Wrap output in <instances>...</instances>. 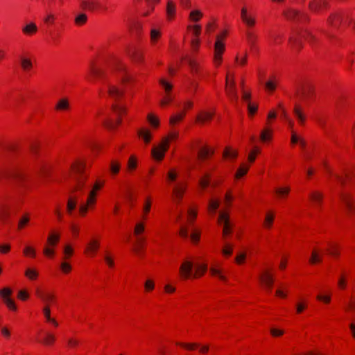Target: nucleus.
Returning <instances> with one entry per match:
<instances>
[{
    "instance_id": "nucleus-1",
    "label": "nucleus",
    "mask_w": 355,
    "mask_h": 355,
    "mask_svg": "<svg viewBox=\"0 0 355 355\" xmlns=\"http://www.w3.org/2000/svg\"><path fill=\"white\" fill-rule=\"evenodd\" d=\"M71 179L74 182L73 191L82 190L85 187L87 176L85 174V164L80 162H76L71 166Z\"/></svg>"
},
{
    "instance_id": "nucleus-2",
    "label": "nucleus",
    "mask_w": 355,
    "mask_h": 355,
    "mask_svg": "<svg viewBox=\"0 0 355 355\" xmlns=\"http://www.w3.org/2000/svg\"><path fill=\"white\" fill-rule=\"evenodd\" d=\"M178 137V132H171L168 134V137H164L161 143L154 146L152 149V155L157 160H162L164 156L166 151L169 146V141L171 139H175Z\"/></svg>"
},
{
    "instance_id": "nucleus-3",
    "label": "nucleus",
    "mask_w": 355,
    "mask_h": 355,
    "mask_svg": "<svg viewBox=\"0 0 355 355\" xmlns=\"http://www.w3.org/2000/svg\"><path fill=\"white\" fill-rule=\"evenodd\" d=\"M0 177L13 178L21 181L25 178L24 174L15 167H2L0 168Z\"/></svg>"
},
{
    "instance_id": "nucleus-4",
    "label": "nucleus",
    "mask_w": 355,
    "mask_h": 355,
    "mask_svg": "<svg viewBox=\"0 0 355 355\" xmlns=\"http://www.w3.org/2000/svg\"><path fill=\"white\" fill-rule=\"evenodd\" d=\"M226 35V32L216 36V40L214 44V62L219 64L222 60V54L225 50L223 40Z\"/></svg>"
},
{
    "instance_id": "nucleus-5",
    "label": "nucleus",
    "mask_w": 355,
    "mask_h": 355,
    "mask_svg": "<svg viewBox=\"0 0 355 355\" xmlns=\"http://www.w3.org/2000/svg\"><path fill=\"white\" fill-rule=\"evenodd\" d=\"M194 264L192 261L186 259L184 260L180 267V273L182 279H187L190 277L196 278V273H194Z\"/></svg>"
},
{
    "instance_id": "nucleus-6",
    "label": "nucleus",
    "mask_w": 355,
    "mask_h": 355,
    "mask_svg": "<svg viewBox=\"0 0 355 355\" xmlns=\"http://www.w3.org/2000/svg\"><path fill=\"white\" fill-rule=\"evenodd\" d=\"M80 6L83 9L87 10L91 12L100 10L106 11L107 8L104 6L101 3L100 0H80Z\"/></svg>"
},
{
    "instance_id": "nucleus-7",
    "label": "nucleus",
    "mask_w": 355,
    "mask_h": 355,
    "mask_svg": "<svg viewBox=\"0 0 355 355\" xmlns=\"http://www.w3.org/2000/svg\"><path fill=\"white\" fill-rule=\"evenodd\" d=\"M12 294V291L8 287L0 289V297L10 310L15 311L17 309V306L14 300L10 297Z\"/></svg>"
},
{
    "instance_id": "nucleus-8",
    "label": "nucleus",
    "mask_w": 355,
    "mask_h": 355,
    "mask_svg": "<svg viewBox=\"0 0 355 355\" xmlns=\"http://www.w3.org/2000/svg\"><path fill=\"white\" fill-rule=\"evenodd\" d=\"M340 198L349 211H355V196L347 193H342L340 195Z\"/></svg>"
},
{
    "instance_id": "nucleus-9",
    "label": "nucleus",
    "mask_w": 355,
    "mask_h": 355,
    "mask_svg": "<svg viewBox=\"0 0 355 355\" xmlns=\"http://www.w3.org/2000/svg\"><path fill=\"white\" fill-rule=\"evenodd\" d=\"M218 223L223 224V236H226L227 234L231 233L232 226L230 225L229 218L227 214L220 212L218 216Z\"/></svg>"
},
{
    "instance_id": "nucleus-10",
    "label": "nucleus",
    "mask_w": 355,
    "mask_h": 355,
    "mask_svg": "<svg viewBox=\"0 0 355 355\" xmlns=\"http://www.w3.org/2000/svg\"><path fill=\"white\" fill-rule=\"evenodd\" d=\"M259 279L266 286V288L268 291H270L275 281L272 275L270 274L268 270H265L259 275Z\"/></svg>"
},
{
    "instance_id": "nucleus-11",
    "label": "nucleus",
    "mask_w": 355,
    "mask_h": 355,
    "mask_svg": "<svg viewBox=\"0 0 355 355\" xmlns=\"http://www.w3.org/2000/svg\"><path fill=\"white\" fill-rule=\"evenodd\" d=\"M284 15L290 20L300 21L306 19V15L305 14L293 9H289L286 11Z\"/></svg>"
},
{
    "instance_id": "nucleus-12",
    "label": "nucleus",
    "mask_w": 355,
    "mask_h": 355,
    "mask_svg": "<svg viewBox=\"0 0 355 355\" xmlns=\"http://www.w3.org/2000/svg\"><path fill=\"white\" fill-rule=\"evenodd\" d=\"M226 92L227 95L234 101L238 100V94L235 88V83L234 80H229L228 77L226 78Z\"/></svg>"
},
{
    "instance_id": "nucleus-13",
    "label": "nucleus",
    "mask_w": 355,
    "mask_h": 355,
    "mask_svg": "<svg viewBox=\"0 0 355 355\" xmlns=\"http://www.w3.org/2000/svg\"><path fill=\"white\" fill-rule=\"evenodd\" d=\"M186 185L184 184H179L175 186L173 190V200L179 204L183 197L184 193L186 190Z\"/></svg>"
},
{
    "instance_id": "nucleus-14",
    "label": "nucleus",
    "mask_w": 355,
    "mask_h": 355,
    "mask_svg": "<svg viewBox=\"0 0 355 355\" xmlns=\"http://www.w3.org/2000/svg\"><path fill=\"white\" fill-rule=\"evenodd\" d=\"M107 89L108 95L115 100L118 99L123 94V91L119 89L118 85L112 83L107 84Z\"/></svg>"
},
{
    "instance_id": "nucleus-15",
    "label": "nucleus",
    "mask_w": 355,
    "mask_h": 355,
    "mask_svg": "<svg viewBox=\"0 0 355 355\" xmlns=\"http://www.w3.org/2000/svg\"><path fill=\"white\" fill-rule=\"evenodd\" d=\"M128 53L132 60V61H134L135 62L141 63L143 62V53L139 49H137L136 48L130 49Z\"/></svg>"
},
{
    "instance_id": "nucleus-16",
    "label": "nucleus",
    "mask_w": 355,
    "mask_h": 355,
    "mask_svg": "<svg viewBox=\"0 0 355 355\" xmlns=\"http://www.w3.org/2000/svg\"><path fill=\"white\" fill-rule=\"evenodd\" d=\"M69 107V101L67 98L59 99L55 105V110L58 111H67Z\"/></svg>"
},
{
    "instance_id": "nucleus-17",
    "label": "nucleus",
    "mask_w": 355,
    "mask_h": 355,
    "mask_svg": "<svg viewBox=\"0 0 355 355\" xmlns=\"http://www.w3.org/2000/svg\"><path fill=\"white\" fill-rule=\"evenodd\" d=\"M241 19L248 26H253L255 24V19L248 15L247 9L245 8H243L241 9Z\"/></svg>"
},
{
    "instance_id": "nucleus-18",
    "label": "nucleus",
    "mask_w": 355,
    "mask_h": 355,
    "mask_svg": "<svg viewBox=\"0 0 355 355\" xmlns=\"http://www.w3.org/2000/svg\"><path fill=\"white\" fill-rule=\"evenodd\" d=\"M9 216V207L3 202H0V220L3 222H6Z\"/></svg>"
},
{
    "instance_id": "nucleus-19",
    "label": "nucleus",
    "mask_w": 355,
    "mask_h": 355,
    "mask_svg": "<svg viewBox=\"0 0 355 355\" xmlns=\"http://www.w3.org/2000/svg\"><path fill=\"white\" fill-rule=\"evenodd\" d=\"M293 113L296 118L297 119V120L299 121L300 123L303 124L305 121L306 116L300 105H295L293 108Z\"/></svg>"
},
{
    "instance_id": "nucleus-20",
    "label": "nucleus",
    "mask_w": 355,
    "mask_h": 355,
    "mask_svg": "<svg viewBox=\"0 0 355 355\" xmlns=\"http://www.w3.org/2000/svg\"><path fill=\"white\" fill-rule=\"evenodd\" d=\"M36 294L44 303L46 304V305H48V304L55 298V296L53 294L42 293L39 290L36 291Z\"/></svg>"
},
{
    "instance_id": "nucleus-21",
    "label": "nucleus",
    "mask_w": 355,
    "mask_h": 355,
    "mask_svg": "<svg viewBox=\"0 0 355 355\" xmlns=\"http://www.w3.org/2000/svg\"><path fill=\"white\" fill-rule=\"evenodd\" d=\"M326 2L324 0H313L310 3L309 7L312 11H319L322 8L324 7Z\"/></svg>"
},
{
    "instance_id": "nucleus-22",
    "label": "nucleus",
    "mask_w": 355,
    "mask_h": 355,
    "mask_svg": "<svg viewBox=\"0 0 355 355\" xmlns=\"http://www.w3.org/2000/svg\"><path fill=\"white\" fill-rule=\"evenodd\" d=\"M323 196L321 193L318 191L312 192L310 194L311 201L316 205L320 206L322 201Z\"/></svg>"
},
{
    "instance_id": "nucleus-23",
    "label": "nucleus",
    "mask_w": 355,
    "mask_h": 355,
    "mask_svg": "<svg viewBox=\"0 0 355 355\" xmlns=\"http://www.w3.org/2000/svg\"><path fill=\"white\" fill-rule=\"evenodd\" d=\"M176 6L172 1H168L166 6V14L168 19H171L175 13Z\"/></svg>"
},
{
    "instance_id": "nucleus-24",
    "label": "nucleus",
    "mask_w": 355,
    "mask_h": 355,
    "mask_svg": "<svg viewBox=\"0 0 355 355\" xmlns=\"http://www.w3.org/2000/svg\"><path fill=\"white\" fill-rule=\"evenodd\" d=\"M43 313L46 321L52 323L55 327L58 325V322L54 318L51 317V310L49 305H46L43 308Z\"/></svg>"
},
{
    "instance_id": "nucleus-25",
    "label": "nucleus",
    "mask_w": 355,
    "mask_h": 355,
    "mask_svg": "<svg viewBox=\"0 0 355 355\" xmlns=\"http://www.w3.org/2000/svg\"><path fill=\"white\" fill-rule=\"evenodd\" d=\"M37 31V27L35 24L31 22L26 25L23 28L22 31L24 34L31 35L36 33Z\"/></svg>"
},
{
    "instance_id": "nucleus-26",
    "label": "nucleus",
    "mask_w": 355,
    "mask_h": 355,
    "mask_svg": "<svg viewBox=\"0 0 355 355\" xmlns=\"http://www.w3.org/2000/svg\"><path fill=\"white\" fill-rule=\"evenodd\" d=\"M248 42L251 47V49L254 51H257V49L256 46L257 37L252 33L248 32L246 33Z\"/></svg>"
},
{
    "instance_id": "nucleus-27",
    "label": "nucleus",
    "mask_w": 355,
    "mask_h": 355,
    "mask_svg": "<svg viewBox=\"0 0 355 355\" xmlns=\"http://www.w3.org/2000/svg\"><path fill=\"white\" fill-rule=\"evenodd\" d=\"M309 261L312 264L320 263L322 261V257L320 254V252L318 250H314L311 253V257Z\"/></svg>"
},
{
    "instance_id": "nucleus-28",
    "label": "nucleus",
    "mask_w": 355,
    "mask_h": 355,
    "mask_svg": "<svg viewBox=\"0 0 355 355\" xmlns=\"http://www.w3.org/2000/svg\"><path fill=\"white\" fill-rule=\"evenodd\" d=\"M60 236L58 234L51 233L47 239V241L49 245L54 247L59 241Z\"/></svg>"
},
{
    "instance_id": "nucleus-29",
    "label": "nucleus",
    "mask_w": 355,
    "mask_h": 355,
    "mask_svg": "<svg viewBox=\"0 0 355 355\" xmlns=\"http://www.w3.org/2000/svg\"><path fill=\"white\" fill-rule=\"evenodd\" d=\"M116 69L118 71H119L120 72L123 73V76L121 77V80L123 83L128 82L130 79V77L126 75L125 67L123 64L117 63L116 64Z\"/></svg>"
},
{
    "instance_id": "nucleus-30",
    "label": "nucleus",
    "mask_w": 355,
    "mask_h": 355,
    "mask_svg": "<svg viewBox=\"0 0 355 355\" xmlns=\"http://www.w3.org/2000/svg\"><path fill=\"white\" fill-rule=\"evenodd\" d=\"M138 135L140 137H141L146 144L150 142V139H151V135L148 130H146L144 129L139 130Z\"/></svg>"
},
{
    "instance_id": "nucleus-31",
    "label": "nucleus",
    "mask_w": 355,
    "mask_h": 355,
    "mask_svg": "<svg viewBox=\"0 0 355 355\" xmlns=\"http://www.w3.org/2000/svg\"><path fill=\"white\" fill-rule=\"evenodd\" d=\"M213 115H214V113L209 112H205L202 113L201 114L198 115L196 117V120H197V121L203 123L207 120H210L212 118Z\"/></svg>"
},
{
    "instance_id": "nucleus-32",
    "label": "nucleus",
    "mask_w": 355,
    "mask_h": 355,
    "mask_svg": "<svg viewBox=\"0 0 355 355\" xmlns=\"http://www.w3.org/2000/svg\"><path fill=\"white\" fill-rule=\"evenodd\" d=\"M76 204H77V199L76 198H69V200L67 201V212L69 214H71L73 210H74V209L76 207Z\"/></svg>"
},
{
    "instance_id": "nucleus-33",
    "label": "nucleus",
    "mask_w": 355,
    "mask_h": 355,
    "mask_svg": "<svg viewBox=\"0 0 355 355\" xmlns=\"http://www.w3.org/2000/svg\"><path fill=\"white\" fill-rule=\"evenodd\" d=\"M290 191V188L288 187H278L275 189V193L279 197L283 198L288 194Z\"/></svg>"
},
{
    "instance_id": "nucleus-34",
    "label": "nucleus",
    "mask_w": 355,
    "mask_h": 355,
    "mask_svg": "<svg viewBox=\"0 0 355 355\" xmlns=\"http://www.w3.org/2000/svg\"><path fill=\"white\" fill-rule=\"evenodd\" d=\"M25 275L31 280L35 279L38 276V272L35 269L27 268L25 271Z\"/></svg>"
},
{
    "instance_id": "nucleus-35",
    "label": "nucleus",
    "mask_w": 355,
    "mask_h": 355,
    "mask_svg": "<svg viewBox=\"0 0 355 355\" xmlns=\"http://www.w3.org/2000/svg\"><path fill=\"white\" fill-rule=\"evenodd\" d=\"M289 42L291 44L292 46L296 49H300L302 46V42L297 37H290Z\"/></svg>"
},
{
    "instance_id": "nucleus-36",
    "label": "nucleus",
    "mask_w": 355,
    "mask_h": 355,
    "mask_svg": "<svg viewBox=\"0 0 355 355\" xmlns=\"http://www.w3.org/2000/svg\"><path fill=\"white\" fill-rule=\"evenodd\" d=\"M185 113L183 112L178 114L171 116L169 120V123L171 125H174L176 123L180 121L184 116Z\"/></svg>"
},
{
    "instance_id": "nucleus-37",
    "label": "nucleus",
    "mask_w": 355,
    "mask_h": 355,
    "mask_svg": "<svg viewBox=\"0 0 355 355\" xmlns=\"http://www.w3.org/2000/svg\"><path fill=\"white\" fill-rule=\"evenodd\" d=\"M55 340V337L51 333L46 332L45 333V336L43 340V343L46 345H51L54 343Z\"/></svg>"
},
{
    "instance_id": "nucleus-38",
    "label": "nucleus",
    "mask_w": 355,
    "mask_h": 355,
    "mask_svg": "<svg viewBox=\"0 0 355 355\" xmlns=\"http://www.w3.org/2000/svg\"><path fill=\"white\" fill-rule=\"evenodd\" d=\"M121 123V121L118 119L116 121L112 119H108L103 121L104 125L108 129H114L118 124Z\"/></svg>"
},
{
    "instance_id": "nucleus-39",
    "label": "nucleus",
    "mask_w": 355,
    "mask_h": 355,
    "mask_svg": "<svg viewBox=\"0 0 355 355\" xmlns=\"http://www.w3.org/2000/svg\"><path fill=\"white\" fill-rule=\"evenodd\" d=\"M207 266L206 264L197 265L195 267L194 273H196V277L199 275H202L207 270Z\"/></svg>"
},
{
    "instance_id": "nucleus-40",
    "label": "nucleus",
    "mask_w": 355,
    "mask_h": 355,
    "mask_svg": "<svg viewBox=\"0 0 355 355\" xmlns=\"http://www.w3.org/2000/svg\"><path fill=\"white\" fill-rule=\"evenodd\" d=\"M87 20V16L85 13L78 14L75 18V22L78 25L84 24Z\"/></svg>"
},
{
    "instance_id": "nucleus-41",
    "label": "nucleus",
    "mask_w": 355,
    "mask_h": 355,
    "mask_svg": "<svg viewBox=\"0 0 355 355\" xmlns=\"http://www.w3.org/2000/svg\"><path fill=\"white\" fill-rule=\"evenodd\" d=\"M98 242L96 240H92L88 243L86 250L94 253L98 249Z\"/></svg>"
},
{
    "instance_id": "nucleus-42",
    "label": "nucleus",
    "mask_w": 355,
    "mask_h": 355,
    "mask_svg": "<svg viewBox=\"0 0 355 355\" xmlns=\"http://www.w3.org/2000/svg\"><path fill=\"white\" fill-rule=\"evenodd\" d=\"M21 65L24 71H28L32 67V62L30 59L21 58Z\"/></svg>"
},
{
    "instance_id": "nucleus-43",
    "label": "nucleus",
    "mask_w": 355,
    "mask_h": 355,
    "mask_svg": "<svg viewBox=\"0 0 355 355\" xmlns=\"http://www.w3.org/2000/svg\"><path fill=\"white\" fill-rule=\"evenodd\" d=\"M271 138V130L269 129H264L260 135V139L263 141H267Z\"/></svg>"
},
{
    "instance_id": "nucleus-44",
    "label": "nucleus",
    "mask_w": 355,
    "mask_h": 355,
    "mask_svg": "<svg viewBox=\"0 0 355 355\" xmlns=\"http://www.w3.org/2000/svg\"><path fill=\"white\" fill-rule=\"evenodd\" d=\"M310 92V88L303 87L301 91H300L299 89L296 91V95H298L303 98H306L309 97Z\"/></svg>"
},
{
    "instance_id": "nucleus-45",
    "label": "nucleus",
    "mask_w": 355,
    "mask_h": 355,
    "mask_svg": "<svg viewBox=\"0 0 355 355\" xmlns=\"http://www.w3.org/2000/svg\"><path fill=\"white\" fill-rule=\"evenodd\" d=\"M248 168H249V167L248 166H245L244 164L241 165L239 167V168L238 169V171H236V173L235 174V177L236 178H239L242 177L243 175L246 174V173L248 171Z\"/></svg>"
},
{
    "instance_id": "nucleus-46",
    "label": "nucleus",
    "mask_w": 355,
    "mask_h": 355,
    "mask_svg": "<svg viewBox=\"0 0 355 355\" xmlns=\"http://www.w3.org/2000/svg\"><path fill=\"white\" fill-rule=\"evenodd\" d=\"M185 60L188 64L189 65L191 71L193 73H195L197 71V63L196 61L191 57L187 56L185 58Z\"/></svg>"
},
{
    "instance_id": "nucleus-47",
    "label": "nucleus",
    "mask_w": 355,
    "mask_h": 355,
    "mask_svg": "<svg viewBox=\"0 0 355 355\" xmlns=\"http://www.w3.org/2000/svg\"><path fill=\"white\" fill-rule=\"evenodd\" d=\"M161 35V33H160V31L155 29V28H152L151 31H150V40L151 42L155 44L157 40H158V38L160 37Z\"/></svg>"
},
{
    "instance_id": "nucleus-48",
    "label": "nucleus",
    "mask_w": 355,
    "mask_h": 355,
    "mask_svg": "<svg viewBox=\"0 0 355 355\" xmlns=\"http://www.w3.org/2000/svg\"><path fill=\"white\" fill-rule=\"evenodd\" d=\"M202 16V14L199 10H193L190 12L189 18L191 20L193 21H198L200 20V17Z\"/></svg>"
},
{
    "instance_id": "nucleus-49",
    "label": "nucleus",
    "mask_w": 355,
    "mask_h": 355,
    "mask_svg": "<svg viewBox=\"0 0 355 355\" xmlns=\"http://www.w3.org/2000/svg\"><path fill=\"white\" fill-rule=\"evenodd\" d=\"M210 153H212L209 149L207 148H203L200 149L198 153V157L199 159H205L207 158Z\"/></svg>"
},
{
    "instance_id": "nucleus-50",
    "label": "nucleus",
    "mask_w": 355,
    "mask_h": 355,
    "mask_svg": "<svg viewBox=\"0 0 355 355\" xmlns=\"http://www.w3.org/2000/svg\"><path fill=\"white\" fill-rule=\"evenodd\" d=\"M29 216L28 214H24L19 220L18 227L22 229L29 221Z\"/></svg>"
},
{
    "instance_id": "nucleus-51",
    "label": "nucleus",
    "mask_w": 355,
    "mask_h": 355,
    "mask_svg": "<svg viewBox=\"0 0 355 355\" xmlns=\"http://www.w3.org/2000/svg\"><path fill=\"white\" fill-rule=\"evenodd\" d=\"M112 110L118 116H120L121 114L125 112V107L120 105L114 104L112 105Z\"/></svg>"
},
{
    "instance_id": "nucleus-52",
    "label": "nucleus",
    "mask_w": 355,
    "mask_h": 355,
    "mask_svg": "<svg viewBox=\"0 0 355 355\" xmlns=\"http://www.w3.org/2000/svg\"><path fill=\"white\" fill-rule=\"evenodd\" d=\"M223 156L226 158H234L237 156V153L230 148H226L224 150Z\"/></svg>"
},
{
    "instance_id": "nucleus-53",
    "label": "nucleus",
    "mask_w": 355,
    "mask_h": 355,
    "mask_svg": "<svg viewBox=\"0 0 355 355\" xmlns=\"http://www.w3.org/2000/svg\"><path fill=\"white\" fill-rule=\"evenodd\" d=\"M96 193H95V191H91L89 193V196H88L87 202L85 203L86 205H87V206H89V205H93V204L95 203V202H96Z\"/></svg>"
},
{
    "instance_id": "nucleus-54",
    "label": "nucleus",
    "mask_w": 355,
    "mask_h": 355,
    "mask_svg": "<svg viewBox=\"0 0 355 355\" xmlns=\"http://www.w3.org/2000/svg\"><path fill=\"white\" fill-rule=\"evenodd\" d=\"M120 167L121 165L119 162L112 161L110 164V171L114 174L119 173Z\"/></svg>"
},
{
    "instance_id": "nucleus-55",
    "label": "nucleus",
    "mask_w": 355,
    "mask_h": 355,
    "mask_svg": "<svg viewBox=\"0 0 355 355\" xmlns=\"http://www.w3.org/2000/svg\"><path fill=\"white\" fill-rule=\"evenodd\" d=\"M188 28L191 30L195 37H198L201 31V26L200 25L189 26Z\"/></svg>"
},
{
    "instance_id": "nucleus-56",
    "label": "nucleus",
    "mask_w": 355,
    "mask_h": 355,
    "mask_svg": "<svg viewBox=\"0 0 355 355\" xmlns=\"http://www.w3.org/2000/svg\"><path fill=\"white\" fill-rule=\"evenodd\" d=\"M151 207V202L150 199L147 198L143 207L144 218H146V215L150 211Z\"/></svg>"
},
{
    "instance_id": "nucleus-57",
    "label": "nucleus",
    "mask_w": 355,
    "mask_h": 355,
    "mask_svg": "<svg viewBox=\"0 0 355 355\" xmlns=\"http://www.w3.org/2000/svg\"><path fill=\"white\" fill-rule=\"evenodd\" d=\"M73 248L69 245H66L64 247L63 252L64 254V259L69 258L73 254Z\"/></svg>"
},
{
    "instance_id": "nucleus-58",
    "label": "nucleus",
    "mask_w": 355,
    "mask_h": 355,
    "mask_svg": "<svg viewBox=\"0 0 355 355\" xmlns=\"http://www.w3.org/2000/svg\"><path fill=\"white\" fill-rule=\"evenodd\" d=\"M159 83L164 87V89L166 91V92L167 93V94H168V92L172 89V87H173L172 85L170 84L169 83L166 82L164 79H160Z\"/></svg>"
},
{
    "instance_id": "nucleus-59",
    "label": "nucleus",
    "mask_w": 355,
    "mask_h": 355,
    "mask_svg": "<svg viewBox=\"0 0 355 355\" xmlns=\"http://www.w3.org/2000/svg\"><path fill=\"white\" fill-rule=\"evenodd\" d=\"M137 167V159L135 156H131L128 162V168L129 170H134Z\"/></svg>"
},
{
    "instance_id": "nucleus-60",
    "label": "nucleus",
    "mask_w": 355,
    "mask_h": 355,
    "mask_svg": "<svg viewBox=\"0 0 355 355\" xmlns=\"http://www.w3.org/2000/svg\"><path fill=\"white\" fill-rule=\"evenodd\" d=\"M24 254L26 256L34 257L35 256V250L31 246H26L24 249Z\"/></svg>"
},
{
    "instance_id": "nucleus-61",
    "label": "nucleus",
    "mask_w": 355,
    "mask_h": 355,
    "mask_svg": "<svg viewBox=\"0 0 355 355\" xmlns=\"http://www.w3.org/2000/svg\"><path fill=\"white\" fill-rule=\"evenodd\" d=\"M274 216L272 214H268L266 216L265 221H264V225L266 227H270L272 222H273Z\"/></svg>"
},
{
    "instance_id": "nucleus-62",
    "label": "nucleus",
    "mask_w": 355,
    "mask_h": 355,
    "mask_svg": "<svg viewBox=\"0 0 355 355\" xmlns=\"http://www.w3.org/2000/svg\"><path fill=\"white\" fill-rule=\"evenodd\" d=\"M209 175L206 174L200 180V185L202 188H206L209 184Z\"/></svg>"
},
{
    "instance_id": "nucleus-63",
    "label": "nucleus",
    "mask_w": 355,
    "mask_h": 355,
    "mask_svg": "<svg viewBox=\"0 0 355 355\" xmlns=\"http://www.w3.org/2000/svg\"><path fill=\"white\" fill-rule=\"evenodd\" d=\"M219 207V202L218 200H211L208 205V209L209 211H214Z\"/></svg>"
},
{
    "instance_id": "nucleus-64",
    "label": "nucleus",
    "mask_w": 355,
    "mask_h": 355,
    "mask_svg": "<svg viewBox=\"0 0 355 355\" xmlns=\"http://www.w3.org/2000/svg\"><path fill=\"white\" fill-rule=\"evenodd\" d=\"M144 287L146 291H150L154 289L155 288V283L151 279H147L145 282Z\"/></svg>"
}]
</instances>
